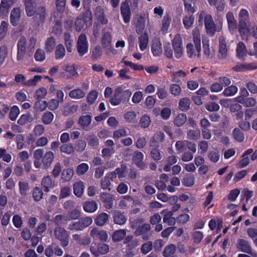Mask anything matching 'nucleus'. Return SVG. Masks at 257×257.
<instances>
[{
    "mask_svg": "<svg viewBox=\"0 0 257 257\" xmlns=\"http://www.w3.org/2000/svg\"><path fill=\"white\" fill-rule=\"evenodd\" d=\"M239 30L241 34L249 33L257 39V26L253 22L249 21L248 11L241 9L238 14Z\"/></svg>",
    "mask_w": 257,
    "mask_h": 257,
    "instance_id": "1",
    "label": "nucleus"
},
{
    "mask_svg": "<svg viewBox=\"0 0 257 257\" xmlns=\"http://www.w3.org/2000/svg\"><path fill=\"white\" fill-rule=\"evenodd\" d=\"M131 95L132 92L130 90L126 89L124 87L119 86L114 89L113 95L109 98V102L112 105H118L121 102L128 101Z\"/></svg>",
    "mask_w": 257,
    "mask_h": 257,
    "instance_id": "2",
    "label": "nucleus"
},
{
    "mask_svg": "<svg viewBox=\"0 0 257 257\" xmlns=\"http://www.w3.org/2000/svg\"><path fill=\"white\" fill-rule=\"evenodd\" d=\"M92 223V219L90 217L80 218L77 221L72 222L69 225L68 229L71 230L82 231Z\"/></svg>",
    "mask_w": 257,
    "mask_h": 257,
    "instance_id": "3",
    "label": "nucleus"
},
{
    "mask_svg": "<svg viewBox=\"0 0 257 257\" xmlns=\"http://www.w3.org/2000/svg\"><path fill=\"white\" fill-rule=\"evenodd\" d=\"M54 235L59 240L63 247L67 246L69 244V234L66 230L60 226L56 227L54 231Z\"/></svg>",
    "mask_w": 257,
    "mask_h": 257,
    "instance_id": "4",
    "label": "nucleus"
},
{
    "mask_svg": "<svg viewBox=\"0 0 257 257\" xmlns=\"http://www.w3.org/2000/svg\"><path fill=\"white\" fill-rule=\"evenodd\" d=\"M172 46L176 58L180 59L183 54L182 38L180 35H176L172 40Z\"/></svg>",
    "mask_w": 257,
    "mask_h": 257,
    "instance_id": "5",
    "label": "nucleus"
},
{
    "mask_svg": "<svg viewBox=\"0 0 257 257\" xmlns=\"http://www.w3.org/2000/svg\"><path fill=\"white\" fill-rule=\"evenodd\" d=\"M88 43L87 37L84 34L79 35L77 43V49L79 55L80 56L84 55L88 52Z\"/></svg>",
    "mask_w": 257,
    "mask_h": 257,
    "instance_id": "6",
    "label": "nucleus"
},
{
    "mask_svg": "<svg viewBox=\"0 0 257 257\" xmlns=\"http://www.w3.org/2000/svg\"><path fill=\"white\" fill-rule=\"evenodd\" d=\"M219 50L218 57L219 59H225L228 54V49L226 43V38L221 35L218 38Z\"/></svg>",
    "mask_w": 257,
    "mask_h": 257,
    "instance_id": "7",
    "label": "nucleus"
},
{
    "mask_svg": "<svg viewBox=\"0 0 257 257\" xmlns=\"http://www.w3.org/2000/svg\"><path fill=\"white\" fill-rule=\"evenodd\" d=\"M226 19L227 23L228 31L233 34L236 32L237 28V22L232 12H228L226 15Z\"/></svg>",
    "mask_w": 257,
    "mask_h": 257,
    "instance_id": "8",
    "label": "nucleus"
},
{
    "mask_svg": "<svg viewBox=\"0 0 257 257\" xmlns=\"http://www.w3.org/2000/svg\"><path fill=\"white\" fill-rule=\"evenodd\" d=\"M46 8L44 6H40L36 9V13L34 15V21L38 25H42L45 21L47 17Z\"/></svg>",
    "mask_w": 257,
    "mask_h": 257,
    "instance_id": "9",
    "label": "nucleus"
},
{
    "mask_svg": "<svg viewBox=\"0 0 257 257\" xmlns=\"http://www.w3.org/2000/svg\"><path fill=\"white\" fill-rule=\"evenodd\" d=\"M27 40L25 37L21 36L17 44V60L23 59L26 54Z\"/></svg>",
    "mask_w": 257,
    "mask_h": 257,
    "instance_id": "10",
    "label": "nucleus"
},
{
    "mask_svg": "<svg viewBox=\"0 0 257 257\" xmlns=\"http://www.w3.org/2000/svg\"><path fill=\"white\" fill-rule=\"evenodd\" d=\"M100 199L104 204V206L107 209H111L113 206L114 196L109 193L103 192L100 194Z\"/></svg>",
    "mask_w": 257,
    "mask_h": 257,
    "instance_id": "11",
    "label": "nucleus"
},
{
    "mask_svg": "<svg viewBox=\"0 0 257 257\" xmlns=\"http://www.w3.org/2000/svg\"><path fill=\"white\" fill-rule=\"evenodd\" d=\"M90 234L94 239H99L102 241H106L108 239L107 232L103 230H99L96 227H94L91 230Z\"/></svg>",
    "mask_w": 257,
    "mask_h": 257,
    "instance_id": "12",
    "label": "nucleus"
},
{
    "mask_svg": "<svg viewBox=\"0 0 257 257\" xmlns=\"http://www.w3.org/2000/svg\"><path fill=\"white\" fill-rule=\"evenodd\" d=\"M236 247L242 252L252 254L253 251L249 242L244 239H238L236 241Z\"/></svg>",
    "mask_w": 257,
    "mask_h": 257,
    "instance_id": "13",
    "label": "nucleus"
},
{
    "mask_svg": "<svg viewBox=\"0 0 257 257\" xmlns=\"http://www.w3.org/2000/svg\"><path fill=\"white\" fill-rule=\"evenodd\" d=\"M14 3L13 0H1L0 5V17L2 19L8 17L9 9Z\"/></svg>",
    "mask_w": 257,
    "mask_h": 257,
    "instance_id": "14",
    "label": "nucleus"
},
{
    "mask_svg": "<svg viewBox=\"0 0 257 257\" xmlns=\"http://www.w3.org/2000/svg\"><path fill=\"white\" fill-rule=\"evenodd\" d=\"M193 40L195 46V48L197 52L198 57L201 56V34L199 30L195 28L192 31Z\"/></svg>",
    "mask_w": 257,
    "mask_h": 257,
    "instance_id": "15",
    "label": "nucleus"
},
{
    "mask_svg": "<svg viewBox=\"0 0 257 257\" xmlns=\"http://www.w3.org/2000/svg\"><path fill=\"white\" fill-rule=\"evenodd\" d=\"M120 12L125 23H129L131 17V11L128 3L126 1L123 2L120 7Z\"/></svg>",
    "mask_w": 257,
    "mask_h": 257,
    "instance_id": "16",
    "label": "nucleus"
},
{
    "mask_svg": "<svg viewBox=\"0 0 257 257\" xmlns=\"http://www.w3.org/2000/svg\"><path fill=\"white\" fill-rule=\"evenodd\" d=\"M133 160L136 165L140 169L143 170L146 168V166L143 161L144 155L142 153L136 151L134 153Z\"/></svg>",
    "mask_w": 257,
    "mask_h": 257,
    "instance_id": "17",
    "label": "nucleus"
},
{
    "mask_svg": "<svg viewBox=\"0 0 257 257\" xmlns=\"http://www.w3.org/2000/svg\"><path fill=\"white\" fill-rule=\"evenodd\" d=\"M112 214L114 223L121 225L126 222L127 218L123 212H121L119 210H114Z\"/></svg>",
    "mask_w": 257,
    "mask_h": 257,
    "instance_id": "18",
    "label": "nucleus"
},
{
    "mask_svg": "<svg viewBox=\"0 0 257 257\" xmlns=\"http://www.w3.org/2000/svg\"><path fill=\"white\" fill-rule=\"evenodd\" d=\"M91 122V116L88 114L81 115L78 120V123L80 126L86 131H89V126Z\"/></svg>",
    "mask_w": 257,
    "mask_h": 257,
    "instance_id": "19",
    "label": "nucleus"
},
{
    "mask_svg": "<svg viewBox=\"0 0 257 257\" xmlns=\"http://www.w3.org/2000/svg\"><path fill=\"white\" fill-rule=\"evenodd\" d=\"M85 185L81 181L75 182L73 184V189L74 195L77 197H81L83 194Z\"/></svg>",
    "mask_w": 257,
    "mask_h": 257,
    "instance_id": "20",
    "label": "nucleus"
},
{
    "mask_svg": "<svg viewBox=\"0 0 257 257\" xmlns=\"http://www.w3.org/2000/svg\"><path fill=\"white\" fill-rule=\"evenodd\" d=\"M257 69V64L254 63L237 65L233 67V70L237 72L252 70Z\"/></svg>",
    "mask_w": 257,
    "mask_h": 257,
    "instance_id": "21",
    "label": "nucleus"
},
{
    "mask_svg": "<svg viewBox=\"0 0 257 257\" xmlns=\"http://www.w3.org/2000/svg\"><path fill=\"white\" fill-rule=\"evenodd\" d=\"M108 214L106 213L101 212L96 216L94 219V222L98 226H103L108 221Z\"/></svg>",
    "mask_w": 257,
    "mask_h": 257,
    "instance_id": "22",
    "label": "nucleus"
},
{
    "mask_svg": "<svg viewBox=\"0 0 257 257\" xmlns=\"http://www.w3.org/2000/svg\"><path fill=\"white\" fill-rule=\"evenodd\" d=\"M98 207L97 203L94 201H85L83 203V208L88 213L94 212Z\"/></svg>",
    "mask_w": 257,
    "mask_h": 257,
    "instance_id": "23",
    "label": "nucleus"
},
{
    "mask_svg": "<svg viewBox=\"0 0 257 257\" xmlns=\"http://www.w3.org/2000/svg\"><path fill=\"white\" fill-rule=\"evenodd\" d=\"M139 47L141 51H144L148 47L149 43V36L147 32L142 34L139 37Z\"/></svg>",
    "mask_w": 257,
    "mask_h": 257,
    "instance_id": "24",
    "label": "nucleus"
},
{
    "mask_svg": "<svg viewBox=\"0 0 257 257\" xmlns=\"http://www.w3.org/2000/svg\"><path fill=\"white\" fill-rule=\"evenodd\" d=\"M54 158V155L52 152L48 151L46 152L42 160L43 164L45 168H48L51 166Z\"/></svg>",
    "mask_w": 257,
    "mask_h": 257,
    "instance_id": "25",
    "label": "nucleus"
},
{
    "mask_svg": "<svg viewBox=\"0 0 257 257\" xmlns=\"http://www.w3.org/2000/svg\"><path fill=\"white\" fill-rule=\"evenodd\" d=\"M152 51L155 56H160L162 53V43L158 40L153 41L152 45Z\"/></svg>",
    "mask_w": 257,
    "mask_h": 257,
    "instance_id": "26",
    "label": "nucleus"
},
{
    "mask_svg": "<svg viewBox=\"0 0 257 257\" xmlns=\"http://www.w3.org/2000/svg\"><path fill=\"white\" fill-rule=\"evenodd\" d=\"M125 229H119L115 231L112 235V240L116 242L121 241L126 235Z\"/></svg>",
    "mask_w": 257,
    "mask_h": 257,
    "instance_id": "27",
    "label": "nucleus"
},
{
    "mask_svg": "<svg viewBox=\"0 0 257 257\" xmlns=\"http://www.w3.org/2000/svg\"><path fill=\"white\" fill-rule=\"evenodd\" d=\"M78 106L77 105L66 104L62 110L63 114L67 116L77 111Z\"/></svg>",
    "mask_w": 257,
    "mask_h": 257,
    "instance_id": "28",
    "label": "nucleus"
},
{
    "mask_svg": "<svg viewBox=\"0 0 257 257\" xmlns=\"http://www.w3.org/2000/svg\"><path fill=\"white\" fill-rule=\"evenodd\" d=\"M246 54V48L245 44L239 42L236 48V56L239 59H243Z\"/></svg>",
    "mask_w": 257,
    "mask_h": 257,
    "instance_id": "29",
    "label": "nucleus"
},
{
    "mask_svg": "<svg viewBox=\"0 0 257 257\" xmlns=\"http://www.w3.org/2000/svg\"><path fill=\"white\" fill-rule=\"evenodd\" d=\"M205 27L207 35L211 37L213 36L216 32H220L222 29L221 27L217 28L214 23L205 25Z\"/></svg>",
    "mask_w": 257,
    "mask_h": 257,
    "instance_id": "30",
    "label": "nucleus"
},
{
    "mask_svg": "<svg viewBox=\"0 0 257 257\" xmlns=\"http://www.w3.org/2000/svg\"><path fill=\"white\" fill-rule=\"evenodd\" d=\"M85 92L81 89L77 88L71 90L69 94V96L72 99H79L84 97L85 95Z\"/></svg>",
    "mask_w": 257,
    "mask_h": 257,
    "instance_id": "31",
    "label": "nucleus"
},
{
    "mask_svg": "<svg viewBox=\"0 0 257 257\" xmlns=\"http://www.w3.org/2000/svg\"><path fill=\"white\" fill-rule=\"evenodd\" d=\"M203 50L204 55L207 58H211L214 55L213 50H211L209 47V41H202Z\"/></svg>",
    "mask_w": 257,
    "mask_h": 257,
    "instance_id": "32",
    "label": "nucleus"
},
{
    "mask_svg": "<svg viewBox=\"0 0 257 257\" xmlns=\"http://www.w3.org/2000/svg\"><path fill=\"white\" fill-rule=\"evenodd\" d=\"M65 49L64 46L59 44L56 46L55 51V58L56 60L62 59L65 55Z\"/></svg>",
    "mask_w": 257,
    "mask_h": 257,
    "instance_id": "33",
    "label": "nucleus"
},
{
    "mask_svg": "<svg viewBox=\"0 0 257 257\" xmlns=\"http://www.w3.org/2000/svg\"><path fill=\"white\" fill-rule=\"evenodd\" d=\"M78 69L76 65H72L71 66H66L64 68L65 70L69 73L67 76L68 78H72L73 77H77L78 76V73L77 72Z\"/></svg>",
    "mask_w": 257,
    "mask_h": 257,
    "instance_id": "34",
    "label": "nucleus"
},
{
    "mask_svg": "<svg viewBox=\"0 0 257 257\" xmlns=\"http://www.w3.org/2000/svg\"><path fill=\"white\" fill-rule=\"evenodd\" d=\"M65 44L68 52L71 53L72 51L73 40L69 33H65L64 35Z\"/></svg>",
    "mask_w": 257,
    "mask_h": 257,
    "instance_id": "35",
    "label": "nucleus"
},
{
    "mask_svg": "<svg viewBox=\"0 0 257 257\" xmlns=\"http://www.w3.org/2000/svg\"><path fill=\"white\" fill-rule=\"evenodd\" d=\"M203 18L204 19L205 26L214 23L213 18L210 15L207 14L205 12L202 11L200 13L199 16V22L200 23L202 22Z\"/></svg>",
    "mask_w": 257,
    "mask_h": 257,
    "instance_id": "36",
    "label": "nucleus"
},
{
    "mask_svg": "<svg viewBox=\"0 0 257 257\" xmlns=\"http://www.w3.org/2000/svg\"><path fill=\"white\" fill-rule=\"evenodd\" d=\"M19 185L20 194L25 196L30 190L29 183L25 181H21L19 183Z\"/></svg>",
    "mask_w": 257,
    "mask_h": 257,
    "instance_id": "37",
    "label": "nucleus"
},
{
    "mask_svg": "<svg viewBox=\"0 0 257 257\" xmlns=\"http://www.w3.org/2000/svg\"><path fill=\"white\" fill-rule=\"evenodd\" d=\"M60 149L62 153L69 155L73 154L75 152L74 147L70 143L62 145L60 146Z\"/></svg>",
    "mask_w": 257,
    "mask_h": 257,
    "instance_id": "38",
    "label": "nucleus"
},
{
    "mask_svg": "<svg viewBox=\"0 0 257 257\" xmlns=\"http://www.w3.org/2000/svg\"><path fill=\"white\" fill-rule=\"evenodd\" d=\"M187 120V115L184 113H180L177 115L174 120V124L178 127L182 126Z\"/></svg>",
    "mask_w": 257,
    "mask_h": 257,
    "instance_id": "39",
    "label": "nucleus"
},
{
    "mask_svg": "<svg viewBox=\"0 0 257 257\" xmlns=\"http://www.w3.org/2000/svg\"><path fill=\"white\" fill-rule=\"evenodd\" d=\"M151 229V226L148 223L144 224V225L140 226L137 228L134 232V234L137 236L141 235L145 233L148 232Z\"/></svg>",
    "mask_w": 257,
    "mask_h": 257,
    "instance_id": "40",
    "label": "nucleus"
},
{
    "mask_svg": "<svg viewBox=\"0 0 257 257\" xmlns=\"http://www.w3.org/2000/svg\"><path fill=\"white\" fill-rule=\"evenodd\" d=\"M176 250V245L174 244H170L165 247L163 255L164 257H170L175 252Z\"/></svg>",
    "mask_w": 257,
    "mask_h": 257,
    "instance_id": "41",
    "label": "nucleus"
},
{
    "mask_svg": "<svg viewBox=\"0 0 257 257\" xmlns=\"http://www.w3.org/2000/svg\"><path fill=\"white\" fill-rule=\"evenodd\" d=\"M173 214L172 211L167 212L163 217L164 222L167 223L170 226L174 225L176 223V219L173 216Z\"/></svg>",
    "mask_w": 257,
    "mask_h": 257,
    "instance_id": "42",
    "label": "nucleus"
},
{
    "mask_svg": "<svg viewBox=\"0 0 257 257\" xmlns=\"http://www.w3.org/2000/svg\"><path fill=\"white\" fill-rule=\"evenodd\" d=\"M171 19L169 15H165L162 20L161 31L162 33L166 34L170 27Z\"/></svg>",
    "mask_w": 257,
    "mask_h": 257,
    "instance_id": "43",
    "label": "nucleus"
},
{
    "mask_svg": "<svg viewBox=\"0 0 257 257\" xmlns=\"http://www.w3.org/2000/svg\"><path fill=\"white\" fill-rule=\"evenodd\" d=\"M41 183L42 185L44 188V191L46 192H48L49 189L53 187L52 179L50 176H47L43 178Z\"/></svg>",
    "mask_w": 257,
    "mask_h": 257,
    "instance_id": "44",
    "label": "nucleus"
},
{
    "mask_svg": "<svg viewBox=\"0 0 257 257\" xmlns=\"http://www.w3.org/2000/svg\"><path fill=\"white\" fill-rule=\"evenodd\" d=\"M200 138V132L199 130H189L187 132V138L190 140H197Z\"/></svg>",
    "mask_w": 257,
    "mask_h": 257,
    "instance_id": "45",
    "label": "nucleus"
},
{
    "mask_svg": "<svg viewBox=\"0 0 257 257\" xmlns=\"http://www.w3.org/2000/svg\"><path fill=\"white\" fill-rule=\"evenodd\" d=\"M74 175L73 170L72 169H64L62 173L61 178L64 182L69 181Z\"/></svg>",
    "mask_w": 257,
    "mask_h": 257,
    "instance_id": "46",
    "label": "nucleus"
},
{
    "mask_svg": "<svg viewBox=\"0 0 257 257\" xmlns=\"http://www.w3.org/2000/svg\"><path fill=\"white\" fill-rule=\"evenodd\" d=\"M233 138L238 142H242L244 139V134L238 128H235L232 131Z\"/></svg>",
    "mask_w": 257,
    "mask_h": 257,
    "instance_id": "47",
    "label": "nucleus"
},
{
    "mask_svg": "<svg viewBox=\"0 0 257 257\" xmlns=\"http://www.w3.org/2000/svg\"><path fill=\"white\" fill-rule=\"evenodd\" d=\"M54 119V114L50 111L44 113L42 116V121L45 124H50Z\"/></svg>",
    "mask_w": 257,
    "mask_h": 257,
    "instance_id": "48",
    "label": "nucleus"
},
{
    "mask_svg": "<svg viewBox=\"0 0 257 257\" xmlns=\"http://www.w3.org/2000/svg\"><path fill=\"white\" fill-rule=\"evenodd\" d=\"M194 22V18L193 15H188L183 19V23L186 29L190 28Z\"/></svg>",
    "mask_w": 257,
    "mask_h": 257,
    "instance_id": "49",
    "label": "nucleus"
},
{
    "mask_svg": "<svg viewBox=\"0 0 257 257\" xmlns=\"http://www.w3.org/2000/svg\"><path fill=\"white\" fill-rule=\"evenodd\" d=\"M190 105V101L188 98H183L180 100L179 103V109L181 111H186L189 109Z\"/></svg>",
    "mask_w": 257,
    "mask_h": 257,
    "instance_id": "50",
    "label": "nucleus"
},
{
    "mask_svg": "<svg viewBox=\"0 0 257 257\" xmlns=\"http://www.w3.org/2000/svg\"><path fill=\"white\" fill-rule=\"evenodd\" d=\"M53 221L55 224L60 225L68 220L66 214H59L54 218Z\"/></svg>",
    "mask_w": 257,
    "mask_h": 257,
    "instance_id": "51",
    "label": "nucleus"
},
{
    "mask_svg": "<svg viewBox=\"0 0 257 257\" xmlns=\"http://www.w3.org/2000/svg\"><path fill=\"white\" fill-rule=\"evenodd\" d=\"M111 42V34L109 32H105L103 35L102 39V45L103 47H109Z\"/></svg>",
    "mask_w": 257,
    "mask_h": 257,
    "instance_id": "52",
    "label": "nucleus"
},
{
    "mask_svg": "<svg viewBox=\"0 0 257 257\" xmlns=\"http://www.w3.org/2000/svg\"><path fill=\"white\" fill-rule=\"evenodd\" d=\"M238 91V88L237 87L234 85L230 86L227 88H226L223 94L225 96H231L235 95Z\"/></svg>",
    "mask_w": 257,
    "mask_h": 257,
    "instance_id": "53",
    "label": "nucleus"
},
{
    "mask_svg": "<svg viewBox=\"0 0 257 257\" xmlns=\"http://www.w3.org/2000/svg\"><path fill=\"white\" fill-rule=\"evenodd\" d=\"M165 140V135L162 132H158L152 138V140L151 141L150 146H155V145L154 144L156 142H163Z\"/></svg>",
    "mask_w": 257,
    "mask_h": 257,
    "instance_id": "54",
    "label": "nucleus"
},
{
    "mask_svg": "<svg viewBox=\"0 0 257 257\" xmlns=\"http://www.w3.org/2000/svg\"><path fill=\"white\" fill-rule=\"evenodd\" d=\"M55 39L53 37L48 38L45 42V49L47 52H51L55 46Z\"/></svg>",
    "mask_w": 257,
    "mask_h": 257,
    "instance_id": "55",
    "label": "nucleus"
},
{
    "mask_svg": "<svg viewBox=\"0 0 257 257\" xmlns=\"http://www.w3.org/2000/svg\"><path fill=\"white\" fill-rule=\"evenodd\" d=\"M89 169V166L87 164L83 163L77 166L76 173L78 175H82L84 174Z\"/></svg>",
    "mask_w": 257,
    "mask_h": 257,
    "instance_id": "56",
    "label": "nucleus"
},
{
    "mask_svg": "<svg viewBox=\"0 0 257 257\" xmlns=\"http://www.w3.org/2000/svg\"><path fill=\"white\" fill-rule=\"evenodd\" d=\"M152 248L153 242L151 241H148L142 244L141 250L143 254H146L149 252Z\"/></svg>",
    "mask_w": 257,
    "mask_h": 257,
    "instance_id": "57",
    "label": "nucleus"
},
{
    "mask_svg": "<svg viewBox=\"0 0 257 257\" xmlns=\"http://www.w3.org/2000/svg\"><path fill=\"white\" fill-rule=\"evenodd\" d=\"M35 58L37 61L42 62L44 61L46 58V55L44 50L38 49L35 54Z\"/></svg>",
    "mask_w": 257,
    "mask_h": 257,
    "instance_id": "58",
    "label": "nucleus"
},
{
    "mask_svg": "<svg viewBox=\"0 0 257 257\" xmlns=\"http://www.w3.org/2000/svg\"><path fill=\"white\" fill-rule=\"evenodd\" d=\"M88 144L91 147H96L98 145V139L94 135H90L86 138Z\"/></svg>",
    "mask_w": 257,
    "mask_h": 257,
    "instance_id": "59",
    "label": "nucleus"
},
{
    "mask_svg": "<svg viewBox=\"0 0 257 257\" xmlns=\"http://www.w3.org/2000/svg\"><path fill=\"white\" fill-rule=\"evenodd\" d=\"M8 23L6 21H3L0 26V40H2L8 31Z\"/></svg>",
    "mask_w": 257,
    "mask_h": 257,
    "instance_id": "60",
    "label": "nucleus"
},
{
    "mask_svg": "<svg viewBox=\"0 0 257 257\" xmlns=\"http://www.w3.org/2000/svg\"><path fill=\"white\" fill-rule=\"evenodd\" d=\"M43 195V191L40 188L37 187L34 188L33 196L35 201H40L42 198Z\"/></svg>",
    "mask_w": 257,
    "mask_h": 257,
    "instance_id": "61",
    "label": "nucleus"
},
{
    "mask_svg": "<svg viewBox=\"0 0 257 257\" xmlns=\"http://www.w3.org/2000/svg\"><path fill=\"white\" fill-rule=\"evenodd\" d=\"M102 55V49L100 46H95L92 51L91 57L93 60H96Z\"/></svg>",
    "mask_w": 257,
    "mask_h": 257,
    "instance_id": "62",
    "label": "nucleus"
},
{
    "mask_svg": "<svg viewBox=\"0 0 257 257\" xmlns=\"http://www.w3.org/2000/svg\"><path fill=\"white\" fill-rule=\"evenodd\" d=\"M47 93V90L44 87H41L36 91L34 97L36 99L40 100L43 98L46 95Z\"/></svg>",
    "mask_w": 257,
    "mask_h": 257,
    "instance_id": "63",
    "label": "nucleus"
},
{
    "mask_svg": "<svg viewBox=\"0 0 257 257\" xmlns=\"http://www.w3.org/2000/svg\"><path fill=\"white\" fill-rule=\"evenodd\" d=\"M86 147V143L84 140H79L77 141L75 146L74 147L75 149L77 152H82L83 151Z\"/></svg>",
    "mask_w": 257,
    "mask_h": 257,
    "instance_id": "64",
    "label": "nucleus"
}]
</instances>
